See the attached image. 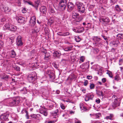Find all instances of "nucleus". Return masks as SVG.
<instances>
[{"label":"nucleus","instance_id":"nucleus-63","mask_svg":"<svg viewBox=\"0 0 123 123\" xmlns=\"http://www.w3.org/2000/svg\"><path fill=\"white\" fill-rule=\"evenodd\" d=\"M94 51L96 52V53H98L99 52V50L98 49L96 48L94 49Z\"/></svg>","mask_w":123,"mask_h":123},{"label":"nucleus","instance_id":"nucleus-22","mask_svg":"<svg viewBox=\"0 0 123 123\" xmlns=\"http://www.w3.org/2000/svg\"><path fill=\"white\" fill-rule=\"evenodd\" d=\"M96 94L98 96L100 97L102 96L103 97L104 95L103 92L102 91H97Z\"/></svg>","mask_w":123,"mask_h":123},{"label":"nucleus","instance_id":"nucleus-31","mask_svg":"<svg viewBox=\"0 0 123 123\" xmlns=\"http://www.w3.org/2000/svg\"><path fill=\"white\" fill-rule=\"evenodd\" d=\"M40 67H41V68H42V70L43 71H44L45 69L47 68V65L46 64H44V65H42V66H40Z\"/></svg>","mask_w":123,"mask_h":123},{"label":"nucleus","instance_id":"nucleus-39","mask_svg":"<svg viewBox=\"0 0 123 123\" xmlns=\"http://www.w3.org/2000/svg\"><path fill=\"white\" fill-rule=\"evenodd\" d=\"M106 74H108L109 76L111 78L112 77V75L111 72L109 71H108L107 72Z\"/></svg>","mask_w":123,"mask_h":123},{"label":"nucleus","instance_id":"nucleus-54","mask_svg":"<svg viewBox=\"0 0 123 123\" xmlns=\"http://www.w3.org/2000/svg\"><path fill=\"white\" fill-rule=\"evenodd\" d=\"M53 107L54 106L52 105L49 106L48 107L49 109L51 110L53 108Z\"/></svg>","mask_w":123,"mask_h":123},{"label":"nucleus","instance_id":"nucleus-47","mask_svg":"<svg viewBox=\"0 0 123 123\" xmlns=\"http://www.w3.org/2000/svg\"><path fill=\"white\" fill-rule=\"evenodd\" d=\"M85 58L84 56H81L80 57V62H83L84 61Z\"/></svg>","mask_w":123,"mask_h":123},{"label":"nucleus","instance_id":"nucleus-29","mask_svg":"<svg viewBox=\"0 0 123 123\" xmlns=\"http://www.w3.org/2000/svg\"><path fill=\"white\" fill-rule=\"evenodd\" d=\"M40 113L43 114L45 116H47L48 115V112L46 111H40Z\"/></svg>","mask_w":123,"mask_h":123},{"label":"nucleus","instance_id":"nucleus-53","mask_svg":"<svg viewBox=\"0 0 123 123\" xmlns=\"http://www.w3.org/2000/svg\"><path fill=\"white\" fill-rule=\"evenodd\" d=\"M3 45V43L1 41H0V48L2 47Z\"/></svg>","mask_w":123,"mask_h":123},{"label":"nucleus","instance_id":"nucleus-19","mask_svg":"<svg viewBox=\"0 0 123 123\" xmlns=\"http://www.w3.org/2000/svg\"><path fill=\"white\" fill-rule=\"evenodd\" d=\"M73 47V46L72 45H70L69 47L64 48L63 49L61 50V51H70L72 50Z\"/></svg>","mask_w":123,"mask_h":123},{"label":"nucleus","instance_id":"nucleus-49","mask_svg":"<svg viewBox=\"0 0 123 123\" xmlns=\"http://www.w3.org/2000/svg\"><path fill=\"white\" fill-rule=\"evenodd\" d=\"M115 80L117 81H118L119 80V76L118 75H117L115 76Z\"/></svg>","mask_w":123,"mask_h":123},{"label":"nucleus","instance_id":"nucleus-59","mask_svg":"<svg viewBox=\"0 0 123 123\" xmlns=\"http://www.w3.org/2000/svg\"><path fill=\"white\" fill-rule=\"evenodd\" d=\"M86 68H88L89 67V62H86Z\"/></svg>","mask_w":123,"mask_h":123},{"label":"nucleus","instance_id":"nucleus-7","mask_svg":"<svg viewBox=\"0 0 123 123\" xmlns=\"http://www.w3.org/2000/svg\"><path fill=\"white\" fill-rule=\"evenodd\" d=\"M46 74L49 75V77L51 80H53L55 79V75L51 70H48L46 72Z\"/></svg>","mask_w":123,"mask_h":123},{"label":"nucleus","instance_id":"nucleus-62","mask_svg":"<svg viewBox=\"0 0 123 123\" xmlns=\"http://www.w3.org/2000/svg\"><path fill=\"white\" fill-rule=\"evenodd\" d=\"M22 12L23 13H25L26 12V9L25 8H24L22 10Z\"/></svg>","mask_w":123,"mask_h":123},{"label":"nucleus","instance_id":"nucleus-12","mask_svg":"<svg viewBox=\"0 0 123 123\" xmlns=\"http://www.w3.org/2000/svg\"><path fill=\"white\" fill-rule=\"evenodd\" d=\"M94 97V95L92 94H88L85 97V101H87L89 99H92Z\"/></svg>","mask_w":123,"mask_h":123},{"label":"nucleus","instance_id":"nucleus-45","mask_svg":"<svg viewBox=\"0 0 123 123\" xmlns=\"http://www.w3.org/2000/svg\"><path fill=\"white\" fill-rule=\"evenodd\" d=\"M60 106L61 108V109L63 110L65 108V107L64 105H63L62 103H60Z\"/></svg>","mask_w":123,"mask_h":123},{"label":"nucleus","instance_id":"nucleus-37","mask_svg":"<svg viewBox=\"0 0 123 123\" xmlns=\"http://www.w3.org/2000/svg\"><path fill=\"white\" fill-rule=\"evenodd\" d=\"M21 91L22 93L23 94L26 93L27 92V91L25 88H24L23 89L21 90Z\"/></svg>","mask_w":123,"mask_h":123},{"label":"nucleus","instance_id":"nucleus-46","mask_svg":"<svg viewBox=\"0 0 123 123\" xmlns=\"http://www.w3.org/2000/svg\"><path fill=\"white\" fill-rule=\"evenodd\" d=\"M25 111V113H26V114L25 116L26 117V118L27 119H29V118H30V117L29 116L28 113V112L26 111Z\"/></svg>","mask_w":123,"mask_h":123},{"label":"nucleus","instance_id":"nucleus-24","mask_svg":"<svg viewBox=\"0 0 123 123\" xmlns=\"http://www.w3.org/2000/svg\"><path fill=\"white\" fill-rule=\"evenodd\" d=\"M39 29L37 27H35L32 30V33H35L38 32Z\"/></svg>","mask_w":123,"mask_h":123},{"label":"nucleus","instance_id":"nucleus-43","mask_svg":"<svg viewBox=\"0 0 123 123\" xmlns=\"http://www.w3.org/2000/svg\"><path fill=\"white\" fill-rule=\"evenodd\" d=\"M39 2L40 1L39 0H38L35 2V5L36 7H37L38 6Z\"/></svg>","mask_w":123,"mask_h":123},{"label":"nucleus","instance_id":"nucleus-8","mask_svg":"<svg viewBox=\"0 0 123 123\" xmlns=\"http://www.w3.org/2000/svg\"><path fill=\"white\" fill-rule=\"evenodd\" d=\"M9 115L4 114L1 115L0 117V121H8V117Z\"/></svg>","mask_w":123,"mask_h":123},{"label":"nucleus","instance_id":"nucleus-2","mask_svg":"<svg viewBox=\"0 0 123 123\" xmlns=\"http://www.w3.org/2000/svg\"><path fill=\"white\" fill-rule=\"evenodd\" d=\"M67 1L66 0H62L59 3V8L60 10L63 11L66 8Z\"/></svg>","mask_w":123,"mask_h":123},{"label":"nucleus","instance_id":"nucleus-40","mask_svg":"<svg viewBox=\"0 0 123 123\" xmlns=\"http://www.w3.org/2000/svg\"><path fill=\"white\" fill-rule=\"evenodd\" d=\"M21 0H18L16 3L17 5L18 6H20L21 4Z\"/></svg>","mask_w":123,"mask_h":123},{"label":"nucleus","instance_id":"nucleus-27","mask_svg":"<svg viewBox=\"0 0 123 123\" xmlns=\"http://www.w3.org/2000/svg\"><path fill=\"white\" fill-rule=\"evenodd\" d=\"M50 54L48 53H46L45 55V59L46 60H48L50 58Z\"/></svg>","mask_w":123,"mask_h":123},{"label":"nucleus","instance_id":"nucleus-5","mask_svg":"<svg viewBox=\"0 0 123 123\" xmlns=\"http://www.w3.org/2000/svg\"><path fill=\"white\" fill-rule=\"evenodd\" d=\"M60 112H59V110L57 109L51 113V114L54 118H56L58 117L59 116Z\"/></svg>","mask_w":123,"mask_h":123},{"label":"nucleus","instance_id":"nucleus-44","mask_svg":"<svg viewBox=\"0 0 123 123\" xmlns=\"http://www.w3.org/2000/svg\"><path fill=\"white\" fill-rule=\"evenodd\" d=\"M52 18H50L48 20V22L50 24H51L53 22V20L52 19Z\"/></svg>","mask_w":123,"mask_h":123},{"label":"nucleus","instance_id":"nucleus-56","mask_svg":"<svg viewBox=\"0 0 123 123\" xmlns=\"http://www.w3.org/2000/svg\"><path fill=\"white\" fill-rule=\"evenodd\" d=\"M80 68L82 69H84L85 68V64H83L80 66Z\"/></svg>","mask_w":123,"mask_h":123},{"label":"nucleus","instance_id":"nucleus-32","mask_svg":"<svg viewBox=\"0 0 123 123\" xmlns=\"http://www.w3.org/2000/svg\"><path fill=\"white\" fill-rule=\"evenodd\" d=\"M11 55L12 57H14L16 56V54L15 52L13 50L11 51Z\"/></svg>","mask_w":123,"mask_h":123},{"label":"nucleus","instance_id":"nucleus-36","mask_svg":"<svg viewBox=\"0 0 123 123\" xmlns=\"http://www.w3.org/2000/svg\"><path fill=\"white\" fill-rule=\"evenodd\" d=\"M80 108L81 110H82L84 109V106L83 104L81 103L80 105Z\"/></svg>","mask_w":123,"mask_h":123},{"label":"nucleus","instance_id":"nucleus-18","mask_svg":"<svg viewBox=\"0 0 123 123\" xmlns=\"http://www.w3.org/2000/svg\"><path fill=\"white\" fill-rule=\"evenodd\" d=\"M17 19L18 22L20 23H24L25 20V18L22 17L18 18Z\"/></svg>","mask_w":123,"mask_h":123},{"label":"nucleus","instance_id":"nucleus-1","mask_svg":"<svg viewBox=\"0 0 123 123\" xmlns=\"http://www.w3.org/2000/svg\"><path fill=\"white\" fill-rule=\"evenodd\" d=\"M28 79L29 82L33 83L36 81L37 79L36 74L35 72H33L28 76Z\"/></svg>","mask_w":123,"mask_h":123},{"label":"nucleus","instance_id":"nucleus-51","mask_svg":"<svg viewBox=\"0 0 123 123\" xmlns=\"http://www.w3.org/2000/svg\"><path fill=\"white\" fill-rule=\"evenodd\" d=\"M69 34L70 33L68 32L63 33V36H66L69 35Z\"/></svg>","mask_w":123,"mask_h":123},{"label":"nucleus","instance_id":"nucleus-26","mask_svg":"<svg viewBox=\"0 0 123 123\" xmlns=\"http://www.w3.org/2000/svg\"><path fill=\"white\" fill-rule=\"evenodd\" d=\"M17 28L16 26L11 25L9 30L12 31H15L16 30Z\"/></svg>","mask_w":123,"mask_h":123},{"label":"nucleus","instance_id":"nucleus-34","mask_svg":"<svg viewBox=\"0 0 123 123\" xmlns=\"http://www.w3.org/2000/svg\"><path fill=\"white\" fill-rule=\"evenodd\" d=\"M62 18L63 20L67 18L68 17V15L66 13H64L63 15Z\"/></svg>","mask_w":123,"mask_h":123},{"label":"nucleus","instance_id":"nucleus-28","mask_svg":"<svg viewBox=\"0 0 123 123\" xmlns=\"http://www.w3.org/2000/svg\"><path fill=\"white\" fill-rule=\"evenodd\" d=\"M10 26V25L8 23H6L5 25L4 26V28L5 30L6 29L9 30Z\"/></svg>","mask_w":123,"mask_h":123},{"label":"nucleus","instance_id":"nucleus-9","mask_svg":"<svg viewBox=\"0 0 123 123\" xmlns=\"http://www.w3.org/2000/svg\"><path fill=\"white\" fill-rule=\"evenodd\" d=\"M36 23V18L35 16H33L30 18L29 23L30 25L31 26L34 25Z\"/></svg>","mask_w":123,"mask_h":123},{"label":"nucleus","instance_id":"nucleus-41","mask_svg":"<svg viewBox=\"0 0 123 123\" xmlns=\"http://www.w3.org/2000/svg\"><path fill=\"white\" fill-rule=\"evenodd\" d=\"M122 64H123V59H120L119 60V65H121Z\"/></svg>","mask_w":123,"mask_h":123},{"label":"nucleus","instance_id":"nucleus-10","mask_svg":"<svg viewBox=\"0 0 123 123\" xmlns=\"http://www.w3.org/2000/svg\"><path fill=\"white\" fill-rule=\"evenodd\" d=\"M22 37L20 36H18L17 38L16 44L18 46H21L23 45V43L21 41Z\"/></svg>","mask_w":123,"mask_h":123},{"label":"nucleus","instance_id":"nucleus-48","mask_svg":"<svg viewBox=\"0 0 123 123\" xmlns=\"http://www.w3.org/2000/svg\"><path fill=\"white\" fill-rule=\"evenodd\" d=\"M13 68L15 69H16L18 71H19L20 70V68L18 67L14 66Z\"/></svg>","mask_w":123,"mask_h":123},{"label":"nucleus","instance_id":"nucleus-30","mask_svg":"<svg viewBox=\"0 0 123 123\" xmlns=\"http://www.w3.org/2000/svg\"><path fill=\"white\" fill-rule=\"evenodd\" d=\"M115 8H116V10L117 11L120 12L122 10L120 8V7L118 5H117L116 6Z\"/></svg>","mask_w":123,"mask_h":123},{"label":"nucleus","instance_id":"nucleus-57","mask_svg":"<svg viewBox=\"0 0 123 123\" xmlns=\"http://www.w3.org/2000/svg\"><path fill=\"white\" fill-rule=\"evenodd\" d=\"M100 115L101 114L100 113H97L95 114V116L97 117V118H99Z\"/></svg>","mask_w":123,"mask_h":123},{"label":"nucleus","instance_id":"nucleus-6","mask_svg":"<svg viewBox=\"0 0 123 123\" xmlns=\"http://www.w3.org/2000/svg\"><path fill=\"white\" fill-rule=\"evenodd\" d=\"M99 21L103 24H107L110 22L109 18L105 17L101 18L99 19Z\"/></svg>","mask_w":123,"mask_h":123},{"label":"nucleus","instance_id":"nucleus-14","mask_svg":"<svg viewBox=\"0 0 123 123\" xmlns=\"http://www.w3.org/2000/svg\"><path fill=\"white\" fill-rule=\"evenodd\" d=\"M74 5L71 2H69L67 5L68 9L70 10H73L74 8Z\"/></svg>","mask_w":123,"mask_h":123},{"label":"nucleus","instance_id":"nucleus-64","mask_svg":"<svg viewBox=\"0 0 123 123\" xmlns=\"http://www.w3.org/2000/svg\"><path fill=\"white\" fill-rule=\"evenodd\" d=\"M52 121H45L44 123H52Z\"/></svg>","mask_w":123,"mask_h":123},{"label":"nucleus","instance_id":"nucleus-25","mask_svg":"<svg viewBox=\"0 0 123 123\" xmlns=\"http://www.w3.org/2000/svg\"><path fill=\"white\" fill-rule=\"evenodd\" d=\"M79 16L78 13L77 12H73L72 17L74 18H77Z\"/></svg>","mask_w":123,"mask_h":123},{"label":"nucleus","instance_id":"nucleus-13","mask_svg":"<svg viewBox=\"0 0 123 123\" xmlns=\"http://www.w3.org/2000/svg\"><path fill=\"white\" fill-rule=\"evenodd\" d=\"M93 39L95 42V44H101V42H99L100 40V38L97 37H94L93 38Z\"/></svg>","mask_w":123,"mask_h":123},{"label":"nucleus","instance_id":"nucleus-55","mask_svg":"<svg viewBox=\"0 0 123 123\" xmlns=\"http://www.w3.org/2000/svg\"><path fill=\"white\" fill-rule=\"evenodd\" d=\"M106 79L105 78H103L102 79V81L103 83H105L106 81Z\"/></svg>","mask_w":123,"mask_h":123},{"label":"nucleus","instance_id":"nucleus-4","mask_svg":"<svg viewBox=\"0 0 123 123\" xmlns=\"http://www.w3.org/2000/svg\"><path fill=\"white\" fill-rule=\"evenodd\" d=\"M76 4L78 6V10L79 12L80 13H83L85 11V7L84 5L81 3L77 2Z\"/></svg>","mask_w":123,"mask_h":123},{"label":"nucleus","instance_id":"nucleus-17","mask_svg":"<svg viewBox=\"0 0 123 123\" xmlns=\"http://www.w3.org/2000/svg\"><path fill=\"white\" fill-rule=\"evenodd\" d=\"M40 117L39 114H32L29 116L30 118H34L36 119L39 117Z\"/></svg>","mask_w":123,"mask_h":123},{"label":"nucleus","instance_id":"nucleus-52","mask_svg":"<svg viewBox=\"0 0 123 123\" xmlns=\"http://www.w3.org/2000/svg\"><path fill=\"white\" fill-rule=\"evenodd\" d=\"M75 123H81L80 121L78 119L75 118Z\"/></svg>","mask_w":123,"mask_h":123},{"label":"nucleus","instance_id":"nucleus-50","mask_svg":"<svg viewBox=\"0 0 123 123\" xmlns=\"http://www.w3.org/2000/svg\"><path fill=\"white\" fill-rule=\"evenodd\" d=\"M8 76L7 75L5 74L2 77V79H7L8 78Z\"/></svg>","mask_w":123,"mask_h":123},{"label":"nucleus","instance_id":"nucleus-15","mask_svg":"<svg viewBox=\"0 0 123 123\" xmlns=\"http://www.w3.org/2000/svg\"><path fill=\"white\" fill-rule=\"evenodd\" d=\"M53 55L54 56L59 57L61 55V53L60 51H55L53 53Z\"/></svg>","mask_w":123,"mask_h":123},{"label":"nucleus","instance_id":"nucleus-3","mask_svg":"<svg viewBox=\"0 0 123 123\" xmlns=\"http://www.w3.org/2000/svg\"><path fill=\"white\" fill-rule=\"evenodd\" d=\"M20 101V100L18 97L13 98L9 103V105L10 106H16L18 104Z\"/></svg>","mask_w":123,"mask_h":123},{"label":"nucleus","instance_id":"nucleus-20","mask_svg":"<svg viewBox=\"0 0 123 123\" xmlns=\"http://www.w3.org/2000/svg\"><path fill=\"white\" fill-rule=\"evenodd\" d=\"M120 105V103L117 100L115 101L114 103L112 105V107L114 109L116 107L119 106Z\"/></svg>","mask_w":123,"mask_h":123},{"label":"nucleus","instance_id":"nucleus-21","mask_svg":"<svg viewBox=\"0 0 123 123\" xmlns=\"http://www.w3.org/2000/svg\"><path fill=\"white\" fill-rule=\"evenodd\" d=\"M3 9L2 10L3 11L6 12H10V9L8 7H4L3 8Z\"/></svg>","mask_w":123,"mask_h":123},{"label":"nucleus","instance_id":"nucleus-58","mask_svg":"<svg viewBox=\"0 0 123 123\" xmlns=\"http://www.w3.org/2000/svg\"><path fill=\"white\" fill-rule=\"evenodd\" d=\"M95 101L98 104L100 103V100L99 99L97 98L96 99Z\"/></svg>","mask_w":123,"mask_h":123},{"label":"nucleus","instance_id":"nucleus-11","mask_svg":"<svg viewBox=\"0 0 123 123\" xmlns=\"http://www.w3.org/2000/svg\"><path fill=\"white\" fill-rule=\"evenodd\" d=\"M84 30L83 28L79 27L78 28L74 29L73 31L76 32L81 33Z\"/></svg>","mask_w":123,"mask_h":123},{"label":"nucleus","instance_id":"nucleus-16","mask_svg":"<svg viewBox=\"0 0 123 123\" xmlns=\"http://www.w3.org/2000/svg\"><path fill=\"white\" fill-rule=\"evenodd\" d=\"M46 8L44 6H41L40 8V11L43 14L45 13L46 12Z\"/></svg>","mask_w":123,"mask_h":123},{"label":"nucleus","instance_id":"nucleus-23","mask_svg":"<svg viewBox=\"0 0 123 123\" xmlns=\"http://www.w3.org/2000/svg\"><path fill=\"white\" fill-rule=\"evenodd\" d=\"M117 38L119 40L123 39V34H118L116 36Z\"/></svg>","mask_w":123,"mask_h":123},{"label":"nucleus","instance_id":"nucleus-33","mask_svg":"<svg viewBox=\"0 0 123 123\" xmlns=\"http://www.w3.org/2000/svg\"><path fill=\"white\" fill-rule=\"evenodd\" d=\"M49 11L52 13H54L55 12L54 9L52 8L51 7H49Z\"/></svg>","mask_w":123,"mask_h":123},{"label":"nucleus","instance_id":"nucleus-38","mask_svg":"<svg viewBox=\"0 0 123 123\" xmlns=\"http://www.w3.org/2000/svg\"><path fill=\"white\" fill-rule=\"evenodd\" d=\"M75 40L76 42H79L80 41V39L78 36H76L75 37Z\"/></svg>","mask_w":123,"mask_h":123},{"label":"nucleus","instance_id":"nucleus-61","mask_svg":"<svg viewBox=\"0 0 123 123\" xmlns=\"http://www.w3.org/2000/svg\"><path fill=\"white\" fill-rule=\"evenodd\" d=\"M70 114H74V111H68Z\"/></svg>","mask_w":123,"mask_h":123},{"label":"nucleus","instance_id":"nucleus-35","mask_svg":"<svg viewBox=\"0 0 123 123\" xmlns=\"http://www.w3.org/2000/svg\"><path fill=\"white\" fill-rule=\"evenodd\" d=\"M113 117V115L112 114H110L109 115L106 117V118L107 119L111 120L112 117Z\"/></svg>","mask_w":123,"mask_h":123},{"label":"nucleus","instance_id":"nucleus-60","mask_svg":"<svg viewBox=\"0 0 123 123\" xmlns=\"http://www.w3.org/2000/svg\"><path fill=\"white\" fill-rule=\"evenodd\" d=\"M87 78L88 79L90 80L92 78V77L91 76L87 75Z\"/></svg>","mask_w":123,"mask_h":123},{"label":"nucleus","instance_id":"nucleus-42","mask_svg":"<svg viewBox=\"0 0 123 123\" xmlns=\"http://www.w3.org/2000/svg\"><path fill=\"white\" fill-rule=\"evenodd\" d=\"M95 85L94 84H91L90 86V87L91 89H93L95 87Z\"/></svg>","mask_w":123,"mask_h":123}]
</instances>
